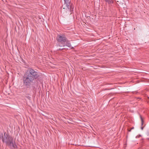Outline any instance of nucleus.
I'll use <instances>...</instances> for the list:
<instances>
[{"instance_id":"9","label":"nucleus","mask_w":149,"mask_h":149,"mask_svg":"<svg viewBox=\"0 0 149 149\" xmlns=\"http://www.w3.org/2000/svg\"><path fill=\"white\" fill-rule=\"evenodd\" d=\"M141 120V125H143V120L141 116L140 117Z\"/></svg>"},{"instance_id":"1","label":"nucleus","mask_w":149,"mask_h":149,"mask_svg":"<svg viewBox=\"0 0 149 149\" xmlns=\"http://www.w3.org/2000/svg\"><path fill=\"white\" fill-rule=\"evenodd\" d=\"M39 76V73L32 68H29L26 72L23 77L24 85L26 86H30L34 79Z\"/></svg>"},{"instance_id":"13","label":"nucleus","mask_w":149,"mask_h":149,"mask_svg":"<svg viewBox=\"0 0 149 149\" xmlns=\"http://www.w3.org/2000/svg\"><path fill=\"white\" fill-rule=\"evenodd\" d=\"M134 128V127H132V128L131 129V130H132V129H133Z\"/></svg>"},{"instance_id":"12","label":"nucleus","mask_w":149,"mask_h":149,"mask_svg":"<svg viewBox=\"0 0 149 149\" xmlns=\"http://www.w3.org/2000/svg\"><path fill=\"white\" fill-rule=\"evenodd\" d=\"M131 129H130V130H128V131H129V132H130V131H131Z\"/></svg>"},{"instance_id":"5","label":"nucleus","mask_w":149,"mask_h":149,"mask_svg":"<svg viewBox=\"0 0 149 149\" xmlns=\"http://www.w3.org/2000/svg\"><path fill=\"white\" fill-rule=\"evenodd\" d=\"M7 144L10 148L12 149H15L17 148V146L16 144L13 143V139Z\"/></svg>"},{"instance_id":"11","label":"nucleus","mask_w":149,"mask_h":149,"mask_svg":"<svg viewBox=\"0 0 149 149\" xmlns=\"http://www.w3.org/2000/svg\"><path fill=\"white\" fill-rule=\"evenodd\" d=\"M63 49H64V48L60 49H59L60 50H63Z\"/></svg>"},{"instance_id":"3","label":"nucleus","mask_w":149,"mask_h":149,"mask_svg":"<svg viewBox=\"0 0 149 149\" xmlns=\"http://www.w3.org/2000/svg\"><path fill=\"white\" fill-rule=\"evenodd\" d=\"M12 139H13L12 138L10 137L9 135H8L7 134H6V133L4 134V137L3 136H2V141L3 142H5L6 144L8 143Z\"/></svg>"},{"instance_id":"8","label":"nucleus","mask_w":149,"mask_h":149,"mask_svg":"<svg viewBox=\"0 0 149 149\" xmlns=\"http://www.w3.org/2000/svg\"><path fill=\"white\" fill-rule=\"evenodd\" d=\"M105 1L106 2H108L109 3L113 2V0H105Z\"/></svg>"},{"instance_id":"2","label":"nucleus","mask_w":149,"mask_h":149,"mask_svg":"<svg viewBox=\"0 0 149 149\" xmlns=\"http://www.w3.org/2000/svg\"><path fill=\"white\" fill-rule=\"evenodd\" d=\"M64 7L61 10V12L64 15H66L72 13L73 8L70 6V5L64 4Z\"/></svg>"},{"instance_id":"7","label":"nucleus","mask_w":149,"mask_h":149,"mask_svg":"<svg viewBox=\"0 0 149 149\" xmlns=\"http://www.w3.org/2000/svg\"><path fill=\"white\" fill-rule=\"evenodd\" d=\"M65 2L64 4L70 5V0H64Z\"/></svg>"},{"instance_id":"6","label":"nucleus","mask_w":149,"mask_h":149,"mask_svg":"<svg viewBox=\"0 0 149 149\" xmlns=\"http://www.w3.org/2000/svg\"><path fill=\"white\" fill-rule=\"evenodd\" d=\"M66 42V44H63V45H59V46L60 47L62 46H67L68 47L70 48L71 47V45L70 42H69L67 40L66 42Z\"/></svg>"},{"instance_id":"10","label":"nucleus","mask_w":149,"mask_h":149,"mask_svg":"<svg viewBox=\"0 0 149 149\" xmlns=\"http://www.w3.org/2000/svg\"><path fill=\"white\" fill-rule=\"evenodd\" d=\"M143 127H141V129H142V130H143Z\"/></svg>"},{"instance_id":"4","label":"nucleus","mask_w":149,"mask_h":149,"mask_svg":"<svg viewBox=\"0 0 149 149\" xmlns=\"http://www.w3.org/2000/svg\"><path fill=\"white\" fill-rule=\"evenodd\" d=\"M67 39L64 35L59 36L58 37V41L60 42H66Z\"/></svg>"}]
</instances>
